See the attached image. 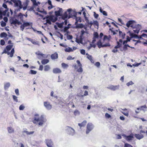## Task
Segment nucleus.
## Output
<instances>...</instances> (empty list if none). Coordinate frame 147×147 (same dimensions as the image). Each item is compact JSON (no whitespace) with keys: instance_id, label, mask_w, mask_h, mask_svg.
Here are the masks:
<instances>
[{"instance_id":"obj_1","label":"nucleus","mask_w":147,"mask_h":147,"mask_svg":"<svg viewBox=\"0 0 147 147\" xmlns=\"http://www.w3.org/2000/svg\"><path fill=\"white\" fill-rule=\"evenodd\" d=\"M46 121L47 120L44 117V115H41L39 117L38 114H36L34 115L33 122L34 123L38 124L39 126H42Z\"/></svg>"},{"instance_id":"obj_2","label":"nucleus","mask_w":147,"mask_h":147,"mask_svg":"<svg viewBox=\"0 0 147 147\" xmlns=\"http://www.w3.org/2000/svg\"><path fill=\"white\" fill-rule=\"evenodd\" d=\"M71 11V9H69L67 10V11L65 12L62 16V18L65 20L64 23L65 25H67V20L65 19L68 18L69 19L70 18V14Z\"/></svg>"},{"instance_id":"obj_3","label":"nucleus","mask_w":147,"mask_h":147,"mask_svg":"<svg viewBox=\"0 0 147 147\" xmlns=\"http://www.w3.org/2000/svg\"><path fill=\"white\" fill-rule=\"evenodd\" d=\"M66 128V131L68 134L71 136H73L75 134V131L72 128L69 126H67Z\"/></svg>"},{"instance_id":"obj_4","label":"nucleus","mask_w":147,"mask_h":147,"mask_svg":"<svg viewBox=\"0 0 147 147\" xmlns=\"http://www.w3.org/2000/svg\"><path fill=\"white\" fill-rule=\"evenodd\" d=\"M94 127L93 125L91 123H88L87 125L86 133L87 134H88L92 131Z\"/></svg>"},{"instance_id":"obj_5","label":"nucleus","mask_w":147,"mask_h":147,"mask_svg":"<svg viewBox=\"0 0 147 147\" xmlns=\"http://www.w3.org/2000/svg\"><path fill=\"white\" fill-rule=\"evenodd\" d=\"M107 88H108L111 90L114 91L116 90H117L119 89V85L113 86L111 85L109 86Z\"/></svg>"},{"instance_id":"obj_6","label":"nucleus","mask_w":147,"mask_h":147,"mask_svg":"<svg viewBox=\"0 0 147 147\" xmlns=\"http://www.w3.org/2000/svg\"><path fill=\"white\" fill-rule=\"evenodd\" d=\"M45 18H49L51 20V21L53 22H55L57 20V17L54 16H48L45 17Z\"/></svg>"},{"instance_id":"obj_7","label":"nucleus","mask_w":147,"mask_h":147,"mask_svg":"<svg viewBox=\"0 0 147 147\" xmlns=\"http://www.w3.org/2000/svg\"><path fill=\"white\" fill-rule=\"evenodd\" d=\"M15 7H18L20 9L22 8V6L21 4V2L20 0H17L14 3Z\"/></svg>"},{"instance_id":"obj_8","label":"nucleus","mask_w":147,"mask_h":147,"mask_svg":"<svg viewBox=\"0 0 147 147\" xmlns=\"http://www.w3.org/2000/svg\"><path fill=\"white\" fill-rule=\"evenodd\" d=\"M123 136L125 138L127 141H130L132 140L133 138V135L131 134L129 136H126L125 135H123Z\"/></svg>"},{"instance_id":"obj_9","label":"nucleus","mask_w":147,"mask_h":147,"mask_svg":"<svg viewBox=\"0 0 147 147\" xmlns=\"http://www.w3.org/2000/svg\"><path fill=\"white\" fill-rule=\"evenodd\" d=\"M46 143L48 147H53V143L51 140H46Z\"/></svg>"},{"instance_id":"obj_10","label":"nucleus","mask_w":147,"mask_h":147,"mask_svg":"<svg viewBox=\"0 0 147 147\" xmlns=\"http://www.w3.org/2000/svg\"><path fill=\"white\" fill-rule=\"evenodd\" d=\"M44 105L47 110H49L51 109L52 106L48 102H45L44 103Z\"/></svg>"},{"instance_id":"obj_11","label":"nucleus","mask_w":147,"mask_h":147,"mask_svg":"<svg viewBox=\"0 0 147 147\" xmlns=\"http://www.w3.org/2000/svg\"><path fill=\"white\" fill-rule=\"evenodd\" d=\"M83 36H80V38H76V42L79 44L80 43L81 44L83 43Z\"/></svg>"},{"instance_id":"obj_12","label":"nucleus","mask_w":147,"mask_h":147,"mask_svg":"<svg viewBox=\"0 0 147 147\" xmlns=\"http://www.w3.org/2000/svg\"><path fill=\"white\" fill-rule=\"evenodd\" d=\"M53 72L54 74H59L61 72V71L60 69L58 68H55L53 69Z\"/></svg>"},{"instance_id":"obj_13","label":"nucleus","mask_w":147,"mask_h":147,"mask_svg":"<svg viewBox=\"0 0 147 147\" xmlns=\"http://www.w3.org/2000/svg\"><path fill=\"white\" fill-rule=\"evenodd\" d=\"M135 21L134 20H129L126 23V26L127 27L129 28L131 25V27H133V26L131 25Z\"/></svg>"},{"instance_id":"obj_14","label":"nucleus","mask_w":147,"mask_h":147,"mask_svg":"<svg viewBox=\"0 0 147 147\" xmlns=\"http://www.w3.org/2000/svg\"><path fill=\"white\" fill-rule=\"evenodd\" d=\"M10 22L11 24H13L15 26H16L17 24H19V23L18 20L16 19H15V20L13 19L11 20H10Z\"/></svg>"},{"instance_id":"obj_15","label":"nucleus","mask_w":147,"mask_h":147,"mask_svg":"<svg viewBox=\"0 0 147 147\" xmlns=\"http://www.w3.org/2000/svg\"><path fill=\"white\" fill-rule=\"evenodd\" d=\"M7 129L8 132L9 134H12L14 132V129L12 127H7Z\"/></svg>"},{"instance_id":"obj_16","label":"nucleus","mask_w":147,"mask_h":147,"mask_svg":"<svg viewBox=\"0 0 147 147\" xmlns=\"http://www.w3.org/2000/svg\"><path fill=\"white\" fill-rule=\"evenodd\" d=\"M62 11V9L61 8H59V10L55 11V15L57 16H60L61 15V13Z\"/></svg>"},{"instance_id":"obj_17","label":"nucleus","mask_w":147,"mask_h":147,"mask_svg":"<svg viewBox=\"0 0 147 147\" xmlns=\"http://www.w3.org/2000/svg\"><path fill=\"white\" fill-rule=\"evenodd\" d=\"M99 11L101 13H102L103 15L105 16H107V12L105 11H103L101 7H100Z\"/></svg>"},{"instance_id":"obj_18","label":"nucleus","mask_w":147,"mask_h":147,"mask_svg":"<svg viewBox=\"0 0 147 147\" xmlns=\"http://www.w3.org/2000/svg\"><path fill=\"white\" fill-rule=\"evenodd\" d=\"M58 57V55L56 53L52 54L51 55V58L53 59H55Z\"/></svg>"},{"instance_id":"obj_19","label":"nucleus","mask_w":147,"mask_h":147,"mask_svg":"<svg viewBox=\"0 0 147 147\" xmlns=\"http://www.w3.org/2000/svg\"><path fill=\"white\" fill-rule=\"evenodd\" d=\"M76 25V28H82L84 26V25L82 24H78L77 23Z\"/></svg>"},{"instance_id":"obj_20","label":"nucleus","mask_w":147,"mask_h":147,"mask_svg":"<svg viewBox=\"0 0 147 147\" xmlns=\"http://www.w3.org/2000/svg\"><path fill=\"white\" fill-rule=\"evenodd\" d=\"M135 136L139 140H140L143 138V136L142 135H140L139 134H135Z\"/></svg>"},{"instance_id":"obj_21","label":"nucleus","mask_w":147,"mask_h":147,"mask_svg":"<svg viewBox=\"0 0 147 147\" xmlns=\"http://www.w3.org/2000/svg\"><path fill=\"white\" fill-rule=\"evenodd\" d=\"M119 36H121L122 38L123 39L125 37V33H123L121 31H119Z\"/></svg>"},{"instance_id":"obj_22","label":"nucleus","mask_w":147,"mask_h":147,"mask_svg":"<svg viewBox=\"0 0 147 147\" xmlns=\"http://www.w3.org/2000/svg\"><path fill=\"white\" fill-rule=\"evenodd\" d=\"M87 122L86 121L84 120L81 123H78V125L80 127H82L85 126L86 123Z\"/></svg>"},{"instance_id":"obj_23","label":"nucleus","mask_w":147,"mask_h":147,"mask_svg":"<svg viewBox=\"0 0 147 147\" xmlns=\"http://www.w3.org/2000/svg\"><path fill=\"white\" fill-rule=\"evenodd\" d=\"M35 54H36L38 56H42L45 58H46V57H45L44 56H45V55L44 54H43L40 51H38L37 52H36V53H35Z\"/></svg>"},{"instance_id":"obj_24","label":"nucleus","mask_w":147,"mask_h":147,"mask_svg":"<svg viewBox=\"0 0 147 147\" xmlns=\"http://www.w3.org/2000/svg\"><path fill=\"white\" fill-rule=\"evenodd\" d=\"M10 83L8 82L6 83L4 85V88L5 90L7 89L10 86Z\"/></svg>"},{"instance_id":"obj_25","label":"nucleus","mask_w":147,"mask_h":147,"mask_svg":"<svg viewBox=\"0 0 147 147\" xmlns=\"http://www.w3.org/2000/svg\"><path fill=\"white\" fill-rule=\"evenodd\" d=\"M49 62V61L48 59H44L41 61V63L42 64L45 65L48 63Z\"/></svg>"},{"instance_id":"obj_26","label":"nucleus","mask_w":147,"mask_h":147,"mask_svg":"<svg viewBox=\"0 0 147 147\" xmlns=\"http://www.w3.org/2000/svg\"><path fill=\"white\" fill-rule=\"evenodd\" d=\"M9 10L8 9H6L3 12H2V11H1V14L0 16H2V15H3L4 16H5L7 13V12Z\"/></svg>"},{"instance_id":"obj_27","label":"nucleus","mask_w":147,"mask_h":147,"mask_svg":"<svg viewBox=\"0 0 147 147\" xmlns=\"http://www.w3.org/2000/svg\"><path fill=\"white\" fill-rule=\"evenodd\" d=\"M51 69L50 66L48 65H46L44 67V70L45 71H48L49 70Z\"/></svg>"},{"instance_id":"obj_28","label":"nucleus","mask_w":147,"mask_h":147,"mask_svg":"<svg viewBox=\"0 0 147 147\" xmlns=\"http://www.w3.org/2000/svg\"><path fill=\"white\" fill-rule=\"evenodd\" d=\"M140 107L141 109V110H142L144 111V112H145V111H147V107L146 105H144L143 106H142Z\"/></svg>"},{"instance_id":"obj_29","label":"nucleus","mask_w":147,"mask_h":147,"mask_svg":"<svg viewBox=\"0 0 147 147\" xmlns=\"http://www.w3.org/2000/svg\"><path fill=\"white\" fill-rule=\"evenodd\" d=\"M87 57L89 60H90L91 62L92 63H94V59H93V57L91 56H87Z\"/></svg>"},{"instance_id":"obj_30","label":"nucleus","mask_w":147,"mask_h":147,"mask_svg":"<svg viewBox=\"0 0 147 147\" xmlns=\"http://www.w3.org/2000/svg\"><path fill=\"white\" fill-rule=\"evenodd\" d=\"M7 36L6 33L5 32H2L0 34V37L1 38L5 37L6 38Z\"/></svg>"},{"instance_id":"obj_31","label":"nucleus","mask_w":147,"mask_h":147,"mask_svg":"<svg viewBox=\"0 0 147 147\" xmlns=\"http://www.w3.org/2000/svg\"><path fill=\"white\" fill-rule=\"evenodd\" d=\"M65 52H70L73 51L72 49L70 47H68L65 49Z\"/></svg>"},{"instance_id":"obj_32","label":"nucleus","mask_w":147,"mask_h":147,"mask_svg":"<svg viewBox=\"0 0 147 147\" xmlns=\"http://www.w3.org/2000/svg\"><path fill=\"white\" fill-rule=\"evenodd\" d=\"M117 45L115 47V48L117 49L121 47L122 45V44H120L118 41L117 42Z\"/></svg>"},{"instance_id":"obj_33","label":"nucleus","mask_w":147,"mask_h":147,"mask_svg":"<svg viewBox=\"0 0 147 147\" xmlns=\"http://www.w3.org/2000/svg\"><path fill=\"white\" fill-rule=\"evenodd\" d=\"M45 19H46V21L47 22L46 23H47L50 25H51V20L50 19H49V18H46L45 17V18H43V19L45 20Z\"/></svg>"},{"instance_id":"obj_34","label":"nucleus","mask_w":147,"mask_h":147,"mask_svg":"<svg viewBox=\"0 0 147 147\" xmlns=\"http://www.w3.org/2000/svg\"><path fill=\"white\" fill-rule=\"evenodd\" d=\"M14 53V48L12 49L11 51V52L10 53V57H12L13 56V54Z\"/></svg>"},{"instance_id":"obj_35","label":"nucleus","mask_w":147,"mask_h":147,"mask_svg":"<svg viewBox=\"0 0 147 147\" xmlns=\"http://www.w3.org/2000/svg\"><path fill=\"white\" fill-rule=\"evenodd\" d=\"M29 73L31 74L34 75L37 73V71L32 70H31L29 71Z\"/></svg>"},{"instance_id":"obj_36","label":"nucleus","mask_w":147,"mask_h":147,"mask_svg":"<svg viewBox=\"0 0 147 147\" xmlns=\"http://www.w3.org/2000/svg\"><path fill=\"white\" fill-rule=\"evenodd\" d=\"M13 45H7L6 47V50L7 51H10L13 47Z\"/></svg>"},{"instance_id":"obj_37","label":"nucleus","mask_w":147,"mask_h":147,"mask_svg":"<svg viewBox=\"0 0 147 147\" xmlns=\"http://www.w3.org/2000/svg\"><path fill=\"white\" fill-rule=\"evenodd\" d=\"M62 67L64 68H67L68 67V65L64 63H63L61 64Z\"/></svg>"},{"instance_id":"obj_38","label":"nucleus","mask_w":147,"mask_h":147,"mask_svg":"<svg viewBox=\"0 0 147 147\" xmlns=\"http://www.w3.org/2000/svg\"><path fill=\"white\" fill-rule=\"evenodd\" d=\"M12 96L13 99L14 101H15L16 102H18V97L14 95H13Z\"/></svg>"},{"instance_id":"obj_39","label":"nucleus","mask_w":147,"mask_h":147,"mask_svg":"<svg viewBox=\"0 0 147 147\" xmlns=\"http://www.w3.org/2000/svg\"><path fill=\"white\" fill-rule=\"evenodd\" d=\"M30 22H24L23 24V25L24 26V27H25L26 26H29L30 24Z\"/></svg>"},{"instance_id":"obj_40","label":"nucleus","mask_w":147,"mask_h":147,"mask_svg":"<svg viewBox=\"0 0 147 147\" xmlns=\"http://www.w3.org/2000/svg\"><path fill=\"white\" fill-rule=\"evenodd\" d=\"M78 22H81V18L80 17H78L76 18V22L75 23V25H76L77 23Z\"/></svg>"},{"instance_id":"obj_41","label":"nucleus","mask_w":147,"mask_h":147,"mask_svg":"<svg viewBox=\"0 0 147 147\" xmlns=\"http://www.w3.org/2000/svg\"><path fill=\"white\" fill-rule=\"evenodd\" d=\"M64 22H63L61 23H57V25L58 27L59 28H62L63 27Z\"/></svg>"},{"instance_id":"obj_42","label":"nucleus","mask_w":147,"mask_h":147,"mask_svg":"<svg viewBox=\"0 0 147 147\" xmlns=\"http://www.w3.org/2000/svg\"><path fill=\"white\" fill-rule=\"evenodd\" d=\"M23 15L21 13H20L18 15V17L21 20H22L23 19Z\"/></svg>"},{"instance_id":"obj_43","label":"nucleus","mask_w":147,"mask_h":147,"mask_svg":"<svg viewBox=\"0 0 147 147\" xmlns=\"http://www.w3.org/2000/svg\"><path fill=\"white\" fill-rule=\"evenodd\" d=\"M93 24L94 26H97V28H98V26H99V24H98V21H94L93 22Z\"/></svg>"},{"instance_id":"obj_44","label":"nucleus","mask_w":147,"mask_h":147,"mask_svg":"<svg viewBox=\"0 0 147 147\" xmlns=\"http://www.w3.org/2000/svg\"><path fill=\"white\" fill-rule=\"evenodd\" d=\"M25 107L23 105H21L19 107V109L20 110H23Z\"/></svg>"},{"instance_id":"obj_45","label":"nucleus","mask_w":147,"mask_h":147,"mask_svg":"<svg viewBox=\"0 0 147 147\" xmlns=\"http://www.w3.org/2000/svg\"><path fill=\"white\" fill-rule=\"evenodd\" d=\"M134 84V83L131 81H130L129 82L127 83L126 84V85L127 86H129L130 85H132Z\"/></svg>"},{"instance_id":"obj_46","label":"nucleus","mask_w":147,"mask_h":147,"mask_svg":"<svg viewBox=\"0 0 147 147\" xmlns=\"http://www.w3.org/2000/svg\"><path fill=\"white\" fill-rule=\"evenodd\" d=\"M31 42L34 45H39V43L38 41H35L34 40H32Z\"/></svg>"},{"instance_id":"obj_47","label":"nucleus","mask_w":147,"mask_h":147,"mask_svg":"<svg viewBox=\"0 0 147 147\" xmlns=\"http://www.w3.org/2000/svg\"><path fill=\"white\" fill-rule=\"evenodd\" d=\"M141 111V109L140 107L137 108L136 110L135 111V112L136 113H138Z\"/></svg>"},{"instance_id":"obj_48","label":"nucleus","mask_w":147,"mask_h":147,"mask_svg":"<svg viewBox=\"0 0 147 147\" xmlns=\"http://www.w3.org/2000/svg\"><path fill=\"white\" fill-rule=\"evenodd\" d=\"M98 48H100L101 47H102V44L101 42H99L98 43Z\"/></svg>"},{"instance_id":"obj_49","label":"nucleus","mask_w":147,"mask_h":147,"mask_svg":"<svg viewBox=\"0 0 147 147\" xmlns=\"http://www.w3.org/2000/svg\"><path fill=\"white\" fill-rule=\"evenodd\" d=\"M94 38H97L98 37V35L97 32H94Z\"/></svg>"},{"instance_id":"obj_50","label":"nucleus","mask_w":147,"mask_h":147,"mask_svg":"<svg viewBox=\"0 0 147 147\" xmlns=\"http://www.w3.org/2000/svg\"><path fill=\"white\" fill-rule=\"evenodd\" d=\"M67 39L68 40L71 39L73 38V36L72 35H67Z\"/></svg>"},{"instance_id":"obj_51","label":"nucleus","mask_w":147,"mask_h":147,"mask_svg":"<svg viewBox=\"0 0 147 147\" xmlns=\"http://www.w3.org/2000/svg\"><path fill=\"white\" fill-rule=\"evenodd\" d=\"M80 68L77 70V71L78 72H82L83 71V69L82 66L79 67Z\"/></svg>"},{"instance_id":"obj_52","label":"nucleus","mask_w":147,"mask_h":147,"mask_svg":"<svg viewBox=\"0 0 147 147\" xmlns=\"http://www.w3.org/2000/svg\"><path fill=\"white\" fill-rule=\"evenodd\" d=\"M95 65L98 67H99L100 65V63L99 62H97L95 64Z\"/></svg>"},{"instance_id":"obj_53","label":"nucleus","mask_w":147,"mask_h":147,"mask_svg":"<svg viewBox=\"0 0 147 147\" xmlns=\"http://www.w3.org/2000/svg\"><path fill=\"white\" fill-rule=\"evenodd\" d=\"M3 53H7L8 55H9L10 54V52H7V50L6 49H5L3 52L2 53V54H3Z\"/></svg>"},{"instance_id":"obj_54","label":"nucleus","mask_w":147,"mask_h":147,"mask_svg":"<svg viewBox=\"0 0 147 147\" xmlns=\"http://www.w3.org/2000/svg\"><path fill=\"white\" fill-rule=\"evenodd\" d=\"M94 18L97 19L99 15L98 14L96 13L95 12H94Z\"/></svg>"},{"instance_id":"obj_55","label":"nucleus","mask_w":147,"mask_h":147,"mask_svg":"<svg viewBox=\"0 0 147 147\" xmlns=\"http://www.w3.org/2000/svg\"><path fill=\"white\" fill-rule=\"evenodd\" d=\"M15 92L17 96L19 95V91L18 89H16L15 90Z\"/></svg>"},{"instance_id":"obj_56","label":"nucleus","mask_w":147,"mask_h":147,"mask_svg":"<svg viewBox=\"0 0 147 147\" xmlns=\"http://www.w3.org/2000/svg\"><path fill=\"white\" fill-rule=\"evenodd\" d=\"M127 47H131L129 46L128 44L125 45L123 47V49L125 50H127Z\"/></svg>"},{"instance_id":"obj_57","label":"nucleus","mask_w":147,"mask_h":147,"mask_svg":"<svg viewBox=\"0 0 147 147\" xmlns=\"http://www.w3.org/2000/svg\"><path fill=\"white\" fill-rule=\"evenodd\" d=\"M69 26H66L64 28V32H65L67 31V30L69 28Z\"/></svg>"},{"instance_id":"obj_58","label":"nucleus","mask_w":147,"mask_h":147,"mask_svg":"<svg viewBox=\"0 0 147 147\" xmlns=\"http://www.w3.org/2000/svg\"><path fill=\"white\" fill-rule=\"evenodd\" d=\"M80 53L83 55H85V51L84 49H82L80 50Z\"/></svg>"},{"instance_id":"obj_59","label":"nucleus","mask_w":147,"mask_h":147,"mask_svg":"<svg viewBox=\"0 0 147 147\" xmlns=\"http://www.w3.org/2000/svg\"><path fill=\"white\" fill-rule=\"evenodd\" d=\"M1 25L2 27H4L6 25V24L3 21H2L1 23Z\"/></svg>"},{"instance_id":"obj_60","label":"nucleus","mask_w":147,"mask_h":147,"mask_svg":"<svg viewBox=\"0 0 147 147\" xmlns=\"http://www.w3.org/2000/svg\"><path fill=\"white\" fill-rule=\"evenodd\" d=\"M1 44L2 45H4L5 44V42L4 40H1L0 41Z\"/></svg>"},{"instance_id":"obj_61","label":"nucleus","mask_w":147,"mask_h":147,"mask_svg":"<svg viewBox=\"0 0 147 147\" xmlns=\"http://www.w3.org/2000/svg\"><path fill=\"white\" fill-rule=\"evenodd\" d=\"M132 146L127 143L125 144L124 147H131Z\"/></svg>"},{"instance_id":"obj_62","label":"nucleus","mask_w":147,"mask_h":147,"mask_svg":"<svg viewBox=\"0 0 147 147\" xmlns=\"http://www.w3.org/2000/svg\"><path fill=\"white\" fill-rule=\"evenodd\" d=\"M105 117L106 118H109L111 117V116L107 113H106L105 114Z\"/></svg>"},{"instance_id":"obj_63","label":"nucleus","mask_w":147,"mask_h":147,"mask_svg":"<svg viewBox=\"0 0 147 147\" xmlns=\"http://www.w3.org/2000/svg\"><path fill=\"white\" fill-rule=\"evenodd\" d=\"M74 57L72 58V57L70 56H69L67 58V59L68 60H74Z\"/></svg>"},{"instance_id":"obj_64","label":"nucleus","mask_w":147,"mask_h":147,"mask_svg":"<svg viewBox=\"0 0 147 147\" xmlns=\"http://www.w3.org/2000/svg\"><path fill=\"white\" fill-rule=\"evenodd\" d=\"M76 62L78 63L79 67L82 66V65L79 60H77L76 61Z\"/></svg>"}]
</instances>
